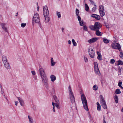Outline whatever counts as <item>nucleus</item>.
I'll return each instance as SVG.
<instances>
[{
  "label": "nucleus",
  "mask_w": 123,
  "mask_h": 123,
  "mask_svg": "<svg viewBox=\"0 0 123 123\" xmlns=\"http://www.w3.org/2000/svg\"><path fill=\"white\" fill-rule=\"evenodd\" d=\"M76 16H78L79 15V11L78 9L76 8Z\"/></svg>",
  "instance_id": "obj_32"
},
{
  "label": "nucleus",
  "mask_w": 123,
  "mask_h": 123,
  "mask_svg": "<svg viewBox=\"0 0 123 123\" xmlns=\"http://www.w3.org/2000/svg\"><path fill=\"white\" fill-rule=\"evenodd\" d=\"M56 62L54 61L53 58H52L51 59V65L52 66H54L55 65Z\"/></svg>",
  "instance_id": "obj_21"
},
{
  "label": "nucleus",
  "mask_w": 123,
  "mask_h": 123,
  "mask_svg": "<svg viewBox=\"0 0 123 123\" xmlns=\"http://www.w3.org/2000/svg\"><path fill=\"white\" fill-rule=\"evenodd\" d=\"M114 99L115 102L117 103H118V98L117 95H115Z\"/></svg>",
  "instance_id": "obj_26"
},
{
  "label": "nucleus",
  "mask_w": 123,
  "mask_h": 123,
  "mask_svg": "<svg viewBox=\"0 0 123 123\" xmlns=\"http://www.w3.org/2000/svg\"><path fill=\"white\" fill-rule=\"evenodd\" d=\"M98 38L97 37H94L88 40V42L90 44L94 43L97 41Z\"/></svg>",
  "instance_id": "obj_10"
},
{
  "label": "nucleus",
  "mask_w": 123,
  "mask_h": 123,
  "mask_svg": "<svg viewBox=\"0 0 123 123\" xmlns=\"http://www.w3.org/2000/svg\"><path fill=\"white\" fill-rule=\"evenodd\" d=\"M69 96L70 98L71 103H74L75 102V100L73 94H71V95L69 94Z\"/></svg>",
  "instance_id": "obj_12"
},
{
  "label": "nucleus",
  "mask_w": 123,
  "mask_h": 123,
  "mask_svg": "<svg viewBox=\"0 0 123 123\" xmlns=\"http://www.w3.org/2000/svg\"><path fill=\"white\" fill-rule=\"evenodd\" d=\"M68 91L69 93V94H73L72 92V89L70 86H69L68 87Z\"/></svg>",
  "instance_id": "obj_24"
},
{
  "label": "nucleus",
  "mask_w": 123,
  "mask_h": 123,
  "mask_svg": "<svg viewBox=\"0 0 123 123\" xmlns=\"http://www.w3.org/2000/svg\"><path fill=\"white\" fill-rule=\"evenodd\" d=\"M99 11L100 15L101 17H103L105 15V9L103 6L101 5L99 6Z\"/></svg>",
  "instance_id": "obj_8"
},
{
  "label": "nucleus",
  "mask_w": 123,
  "mask_h": 123,
  "mask_svg": "<svg viewBox=\"0 0 123 123\" xmlns=\"http://www.w3.org/2000/svg\"><path fill=\"white\" fill-rule=\"evenodd\" d=\"M122 83V82H119L118 83V86L119 87L121 86Z\"/></svg>",
  "instance_id": "obj_49"
},
{
  "label": "nucleus",
  "mask_w": 123,
  "mask_h": 123,
  "mask_svg": "<svg viewBox=\"0 0 123 123\" xmlns=\"http://www.w3.org/2000/svg\"><path fill=\"white\" fill-rule=\"evenodd\" d=\"M39 72L41 77L46 75L44 69L43 68H40Z\"/></svg>",
  "instance_id": "obj_11"
},
{
  "label": "nucleus",
  "mask_w": 123,
  "mask_h": 123,
  "mask_svg": "<svg viewBox=\"0 0 123 123\" xmlns=\"http://www.w3.org/2000/svg\"><path fill=\"white\" fill-rule=\"evenodd\" d=\"M52 93L53 94H54L55 93V91L54 86H52Z\"/></svg>",
  "instance_id": "obj_33"
},
{
  "label": "nucleus",
  "mask_w": 123,
  "mask_h": 123,
  "mask_svg": "<svg viewBox=\"0 0 123 123\" xmlns=\"http://www.w3.org/2000/svg\"><path fill=\"white\" fill-rule=\"evenodd\" d=\"M94 71L95 73L99 75L100 74V72L98 69V68H96L94 69Z\"/></svg>",
  "instance_id": "obj_18"
},
{
  "label": "nucleus",
  "mask_w": 123,
  "mask_h": 123,
  "mask_svg": "<svg viewBox=\"0 0 123 123\" xmlns=\"http://www.w3.org/2000/svg\"><path fill=\"white\" fill-rule=\"evenodd\" d=\"M3 29L6 32H8V31L7 30V28H6V27H5Z\"/></svg>",
  "instance_id": "obj_48"
},
{
  "label": "nucleus",
  "mask_w": 123,
  "mask_h": 123,
  "mask_svg": "<svg viewBox=\"0 0 123 123\" xmlns=\"http://www.w3.org/2000/svg\"><path fill=\"white\" fill-rule=\"evenodd\" d=\"M97 107L98 110L99 111H100L101 110L100 105H97Z\"/></svg>",
  "instance_id": "obj_42"
},
{
  "label": "nucleus",
  "mask_w": 123,
  "mask_h": 123,
  "mask_svg": "<svg viewBox=\"0 0 123 123\" xmlns=\"http://www.w3.org/2000/svg\"><path fill=\"white\" fill-rule=\"evenodd\" d=\"M100 23L96 22L95 23L94 25L90 26H89V28L92 30L95 31L97 30H99L100 28Z\"/></svg>",
  "instance_id": "obj_3"
},
{
  "label": "nucleus",
  "mask_w": 123,
  "mask_h": 123,
  "mask_svg": "<svg viewBox=\"0 0 123 123\" xmlns=\"http://www.w3.org/2000/svg\"><path fill=\"white\" fill-rule=\"evenodd\" d=\"M53 97L56 103H58L59 101L57 97L55 95H54L53 96Z\"/></svg>",
  "instance_id": "obj_22"
},
{
  "label": "nucleus",
  "mask_w": 123,
  "mask_h": 123,
  "mask_svg": "<svg viewBox=\"0 0 123 123\" xmlns=\"http://www.w3.org/2000/svg\"><path fill=\"white\" fill-rule=\"evenodd\" d=\"M4 66L7 69H9L10 68V66L9 64V63L7 62L4 63Z\"/></svg>",
  "instance_id": "obj_15"
},
{
  "label": "nucleus",
  "mask_w": 123,
  "mask_h": 123,
  "mask_svg": "<svg viewBox=\"0 0 123 123\" xmlns=\"http://www.w3.org/2000/svg\"><path fill=\"white\" fill-rule=\"evenodd\" d=\"M43 14L45 17V23L48 22L49 20V12L47 6H45L43 7Z\"/></svg>",
  "instance_id": "obj_1"
},
{
  "label": "nucleus",
  "mask_w": 123,
  "mask_h": 123,
  "mask_svg": "<svg viewBox=\"0 0 123 123\" xmlns=\"http://www.w3.org/2000/svg\"><path fill=\"white\" fill-rule=\"evenodd\" d=\"M81 99L84 109L86 111H88L89 109L87 106V101L84 94H83L81 95Z\"/></svg>",
  "instance_id": "obj_2"
},
{
  "label": "nucleus",
  "mask_w": 123,
  "mask_h": 123,
  "mask_svg": "<svg viewBox=\"0 0 123 123\" xmlns=\"http://www.w3.org/2000/svg\"><path fill=\"white\" fill-rule=\"evenodd\" d=\"M53 110L54 112H55V106H54V107H53Z\"/></svg>",
  "instance_id": "obj_56"
},
{
  "label": "nucleus",
  "mask_w": 123,
  "mask_h": 123,
  "mask_svg": "<svg viewBox=\"0 0 123 123\" xmlns=\"http://www.w3.org/2000/svg\"><path fill=\"white\" fill-rule=\"evenodd\" d=\"M26 25V23H22L21 24V26L22 27H24Z\"/></svg>",
  "instance_id": "obj_44"
},
{
  "label": "nucleus",
  "mask_w": 123,
  "mask_h": 123,
  "mask_svg": "<svg viewBox=\"0 0 123 123\" xmlns=\"http://www.w3.org/2000/svg\"><path fill=\"white\" fill-rule=\"evenodd\" d=\"M113 49H118L120 51H121V47L120 44L116 43H112L111 45Z\"/></svg>",
  "instance_id": "obj_6"
},
{
  "label": "nucleus",
  "mask_w": 123,
  "mask_h": 123,
  "mask_svg": "<svg viewBox=\"0 0 123 123\" xmlns=\"http://www.w3.org/2000/svg\"><path fill=\"white\" fill-rule=\"evenodd\" d=\"M105 25H106V27H107V28H108L109 27V26H108V25H106V24L105 23Z\"/></svg>",
  "instance_id": "obj_57"
},
{
  "label": "nucleus",
  "mask_w": 123,
  "mask_h": 123,
  "mask_svg": "<svg viewBox=\"0 0 123 123\" xmlns=\"http://www.w3.org/2000/svg\"><path fill=\"white\" fill-rule=\"evenodd\" d=\"M96 6L94 7L92 9V12H94L96 10Z\"/></svg>",
  "instance_id": "obj_45"
},
{
  "label": "nucleus",
  "mask_w": 123,
  "mask_h": 123,
  "mask_svg": "<svg viewBox=\"0 0 123 123\" xmlns=\"http://www.w3.org/2000/svg\"><path fill=\"white\" fill-rule=\"evenodd\" d=\"M118 72H119V73H120V74H118V75H120L121 74V70H120H120H118Z\"/></svg>",
  "instance_id": "obj_60"
},
{
  "label": "nucleus",
  "mask_w": 123,
  "mask_h": 123,
  "mask_svg": "<svg viewBox=\"0 0 123 123\" xmlns=\"http://www.w3.org/2000/svg\"><path fill=\"white\" fill-rule=\"evenodd\" d=\"M57 14L58 16V18H59L61 17V15L60 13L59 12H57Z\"/></svg>",
  "instance_id": "obj_39"
},
{
  "label": "nucleus",
  "mask_w": 123,
  "mask_h": 123,
  "mask_svg": "<svg viewBox=\"0 0 123 123\" xmlns=\"http://www.w3.org/2000/svg\"><path fill=\"white\" fill-rule=\"evenodd\" d=\"M83 20H80L79 21V23L80 25L82 26H83L84 24H83Z\"/></svg>",
  "instance_id": "obj_34"
},
{
  "label": "nucleus",
  "mask_w": 123,
  "mask_h": 123,
  "mask_svg": "<svg viewBox=\"0 0 123 123\" xmlns=\"http://www.w3.org/2000/svg\"><path fill=\"white\" fill-rule=\"evenodd\" d=\"M77 16V18H78V21H80V20H81V18L79 16V15H78V16Z\"/></svg>",
  "instance_id": "obj_51"
},
{
  "label": "nucleus",
  "mask_w": 123,
  "mask_h": 123,
  "mask_svg": "<svg viewBox=\"0 0 123 123\" xmlns=\"http://www.w3.org/2000/svg\"><path fill=\"white\" fill-rule=\"evenodd\" d=\"M103 41L105 43H108L110 42V40L108 39L104 38L103 39Z\"/></svg>",
  "instance_id": "obj_20"
},
{
  "label": "nucleus",
  "mask_w": 123,
  "mask_h": 123,
  "mask_svg": "<svg viewBox=\"0 0 123 123\" xmlns=\"http://www.w3.org/2000/svg\"><path fill=\"white\" fill-rule=\"evenodd\" d=\"M115 93L117 94H120L121 93V92L120 91L119 89H117L116 90Z\"/></svg>",
  "instance_id": "obj_29"
},
{
  "label": "nucleus",
  "mask_w": 123,
  "mask_h": 123,
  "mask_svg": "<svg viewBox=\"0 0 123 123\" xmlns=\"http://www.w3.org/2000/svg\"><path fill=\"white\" fill-rule=\"evenodd\" d=\"M18 98L20 102V105L22 106H24V103L23 100L20 97H18Z\"/></svg>",
  "instance_id": "obj_14"
},
{
  "label": "nucleus",
  "mask_w": 123,
  "mask_h": 123,
  "mask_svg": "<svg viewBox=\"0 0 123 123\" xmlns=\"http://www.w3.org/2000/svg\"><path fill=\"white\" fill-rule=\"evenodd\" d=\"M83 29L85 30L86 31H87V27L86 25L83 26Z\"/></svg>",
  "instance_id": "obj_38"
},
{
  "label": "nucleus",
  "mask_w": 123,
  "mask_h": 123,
  "mask_svg": "<svg viewBox=\"0 0 123 123\" xmlns=\"http://www.w3.org/2000/svg\"><path fill=\"white\" fill-rule=\"evenodd\" d=\"M93 90H97L98 89V87L97 86V85H94L93 87Z\"/></svg>",
  "instance_id": "obj_35"
},
{
  "label": "nucleus",
  "mask_w": 123,
  "mask_h": 123,
  "mask_svg": "<svg viewBox=\"0 0 123 123\" xmlns=\"http://www.w3.org/2000/svg\"><path fill=\"white\" fill-rule=\"evenodd\" d=\"M120 55L119 56L122 59H123V54L122 52H120Z\"/></svg>",
  "instance_id": "obj_36"
},
{
  "label": "nucleus",
  "mask_w": 123,
  "mask_h": 123,
  "mask_svg": "<svg viewBox=\"0 0 123 123\" xmlns=\"http://www.w3.org/2000/svg\"><path fill=\"white\" fill-rule=\"evenodd\" d=\"M85 10L86 11H89V8L88 6L86 4H85Z\"/></svg>",
  "instance_id": "obj_30"
},
{
  "label": "nucleus",
  "mask_w": 123,
  "mask_h": 123,
  "mask_svg": "<svg viewBox=\"0 0 123 123\" xmlns=\"http://www.w3.org/2000/svg\"><path fill=\"white\" fill-rule=\"evenodd\" d=\"M94 69L98 68V63L96 62H94Z\"/></svg>",
  "instance_id": "obj_27"
},
{
  "label": "nucleus",
  "mask_w": 123,
  "mask_h": 123,
  "mask_svg": "<svg viewBox=\"0 0 123 123\" xmlns=\"http://www.w3.org/2000/svg\"><path fill=\"white\" fill-rule=\"evenodd\" d=\"M99 30H98L95 31H96L95 34L96 35L98 36H101V32L99 31Z\"/></svg>",
  "instance_id": "obj_23"
},
{
  "label": "nucleus",
  "mask_w": 123,
  "mask_h": 123,
  "mask_svg": "<svg viewBox=\"0 0 123 123\" xmlns=\"http://www.w3.org/2000/svg\"><path fill=\"white\" fill-rule=\"evenodd\" d=\"M2 60L4 63H5L7 62V60L6 56L4 55H3L2 56Z\"/></svg>",
  "instance_id": "obj_16"
},
{
  "label": "nucleus",
  "mask_w": 123,
  "mask_h": 123,
  "mask_svg": "<svg viewBox=\"0 0 123 123\" xmlns=\"http://www.w3.org/2000/svg\"><path fill=\"white\" fill-rule=\"evenodd\" d=\"M1 27L2 28H3L5 27V26L6 25V24L5 23H1Z\"/></svg>",
  "instance_id": "obj_37"
},
{
  "label": "nucleus",
  "mask_w": 123,
  "mask_h": 123,
  "mask_svg": "<svg viewBox=\"0 0 123 123\" xmlns=\"http://www.w3.org/2000/svg\"><path fill=\"white\" fill-rule=\"evenodd\" d=\"M103 123H106V121L105 120H103Z\"/></svg>",
  "instance_id": "obj_58"
},
{
  "label": "nucleus",
  "mask_w": 123,
  "mask_h": 123,
  "mask_svg": "<svg viewBox=\"0 0 123 123\" xmlns=\"http://www.w3.org/2000/svg\"><path fill=\"white\" fill-rule=\"evenodd\" d=\"M28 118L29 119L30 123H32L33 122V120L32 118L30 117L29 116H28Z\"/></svg>",
  "instance_id": "obj_25"
},
{
  "label": "nucleus",
  "mask_w": 123,
  "mask_h": 123,
  "mask_svg": "<svg viewBox=\"0 0 123 123\" xmlns=\"http://www.w3.org/2000/svg\"><path fill=\"white\" fill-rule=\"evenodd\" d=\"M50 78L51 80V81H54L56 79L55 77L53 75H52L50 76Z\"/></svg>",
  "instance_id": "obj_17"
},
{
  "label": "nucleus",
  "mask_w": 123,
  "mask_h": 123,
  "mask_svg": "<svg viewBox=\"0 0 123 123\" xmlns=\"http://www.w3.org/2000/svg\"><path fill=\"white\" fill-rule=\"evenodd\" d=\"M37 11H39V6H38V3H37Z\"/></svg>",
  "instance_id": "obj_54"
},
{
  "label": "nucleus",
  "mask_w": 123,
  "mask_h": 123,
  "mask_svg": "<svg viewBox=\"0 0 123 123\" xmlns=\"http://www.w3.org/2000/svg\"><path fill=\"white\" fill-rule=\"evenodd\" d=\"M15 105H16V106H17V104H18V101H15Z\"/></svg>",
  "instance_id": "obj_53"
},
{
  "label": "nucleus",
  "mask_w": 123,
  "mask_h": 123,
  "mask_svg": "<svg viewBox=\"0 0 123 123\" xmlns=\"http://www.w3.org/2000/svg\"><path fill=\"white\" fill-rule=\"evenodd\" d=\"M89 1L91 2V3L92 4H93L94 6H96L95 3H94V2L92 0H89Z\"/></svg>",
  "instance_id": "obj_41"
},
{
  "label": "nucleus",
  "mask_w": 123,
  "mask_h": 123,
  "mask_svg": "<svg viewBox=\"0 0 123 123\" xmlns=\"http://www.w3.org/2000/svg\"><path fill=\"white\" fill-rule=\"evenodd\" d=\"M38 24H39V26L40 27L41 29L42 30H43V27L42 26L41 24L40 23H39Z\"/></svg>",
  "instance_id": "obj_47"
},
{
  "label": "nucleus",
  "mask_w": 123,
  "mask_h": 123,
  "mask_svg": "<svg viewBox=\"0 0 123 123\" xmlns=\"http://www.w3.org/2000/svg\"><path fill=\"white\" fill-rule=\"evenodd\" d=\"M97 54L98 55L97 57V58L99 60H102V56L100 54L99 52H97Z\"/></svg>",
  "instance_id": "obj_19"
},
{
  "label": "nucleus",
  "mask_w": 123,
  "mask_h": 123,
  "mask_svg": "<svg viewBox=\"0 0 123 123\" xmlns=\"http://www.w3.org/2000/svg\"><path fill=\"white\" fill-rule=\"evenodd\" d=\"M84 60L85 62H88V59L87 57H84Z\"/></svg>",
  "instance_id": "obj_46"
},
{
  "label": "nucleus",
  "mask_w": 123,
  "mask_h": 123,
  "mask_svg": "<svg viewBox=\"0 0 123 123\" xmlns=\"http://www.w3.org/2000/svg\"><path fill=\"white\" fill-rule=\"evenodd\" d=\"M31 72L32 74L33 75H34L36 73L34 71H32Z\"/></svg>",
  "instance_id": "obj_50"
},
{
  "label": "nucleus",
  "mask_w": 123,
  "mask_h": 123,
  "mask_svg": "<svg viewBox=\"0 0 123 123\" xmlns=\"http://www.w3.org/2000/svg\"><path fill=\"white\" fill-rule=\"evenodd\" d=\"M68 44H71V41L70 40H69L68 41Z\"/></svg>",
  "instance_id": "obj_52"
},
{
  "label": "nucleus",
  "mask_w": 123,
  "mask_h": 123,
  "mask_svg": "<svg viewBox=\"0 0 123 123\" xmlns=\"http://www.w3.org/2000/svg\"><path fill=\"white\" fill-rule=\"evenodd\" d=\"M97 105H100L99 104V103L98 102H97Z\"/></svg>",
  "instance_id": "obj_61"
},
{
  "label": "nucleus",
  "mask_w": 123,
  "mask_h": 123,
  "mask_svg": "<svg viewBox=\"0 0 123 123\" xmlns=\"http://www.w3.org/2000/svg\"><path fill=\"white\" fill-rule=\"evenodd\" d=\"M105 116H103V120H105Z\"/></svg>",
  "instance_id": "obj_59"
},
{
  "label": "nucleus",
  "mask_w": 123,
  "mask_h": 123,
  "mask_svg": "<svg viewBox=\"0 0 123 123\" xmlns=\"http://www.w3.org/2000/svg\"><path fill=\"white\" fill-rule=\"evenodd\" d=\"M56 104V103H54L53 102L52 103V105L53 106V107H54V106H55V105Z\"/></svg>",
  "instance_id": "obj_55"
},
{
  "label": "nucleus",
  "mask_w": 123,
  "mask_h": 123,
  "mask_svg": "<svg viewBox=\"0 0 123 123\" xmlns=\"http://www.w3.org/2000/svg\"><path fill=\"white\" fill-rule=\"evenodd\" d=\"M99 97L101 101V104L102 107L104 109H106L107 105L105 100H104L103 97L102 95H100Z\"/></svg>",
  "instance_id": "obj_5"
},
{
  "label": "nucleus",
  "mask_w": 123,
  "mask_h": 123,
  "mask_svg": "<svg viewBox=\"0 0 123 123\" xmlns=\"http://www.w3.org/2000/svg\"><path fill=\"white\" fill-rule=\"evenodd\" d=\"M40 22V19L38 14L36 13L33 16L32 19V23H39Z\"/></svg>",
  "instance_id": "obj_7"
},
{
  "label": "nucleus",
  "mask_w": 123,
  "mask_h": 123,
  "mask_svg": "<svg viewBox=\"0 0 123 123\" xmlns=\"http://www.w3.org/2000/svg\"><path fill=\"white\" fill-rule=\"evenodd\" d=\"M117 65H123V62L122 61L119 60L117 61Z\"/></svg>",
  "instance_id": "obj_28"
},
{
  "label": "nucleus",
  "mask_w": 123,
  "mask_h": 123,
  "mask_svg": "<svg viewBox=\"0 0 123 123\" xmlns=\"http://www.w3.org/2000/svg\"><path fill=\"white\" fill-rule=\"evenodd\" d=\"M18 12H17L16 13V16H18Z\"/></svg>",
  "instance_id": "obj_63"
},
{
  "label": "nucleus",
  "mask_w": 123,
  "mask_h": 123,
  "mask_svg": "<svg viewBox=\"0 0 123 123\" xmlns=\"http://www.w3.org/2000/svg\"><path fill=\"white\" fill-rule=\"evenodd\" d=\"M91 16L93 18H95L97 20H99L100 19V16L96 14H92V15Z\"/></svg>",
  "instance_id": "obj_13"
},
{
  "label": "nucleus",
  "mask_w": 123,
  "mask_h": 123,
  "mask_svg": "<svg viewBox=\"0 0 123 123\" xmlns=\"http://www.w3.org/2000/svg\"><path fill=\"white\" fill-rule=\"evenodd\" d=\"M55 106L58 109H60V107L59 105L58 104V103H56V104L55 105Z\"/></svg>",
  "instance_id": "obj_43"
},
{
  "label": "nucleus",
  "mask_w": 123,
  "mask_h": 123,
  "mask_svg": "<svg viewBox=\"0 0 123 123\" xmlns=\"http://www.w3.org/2000/svg\"><path fill=\"white\" fill-rule=\"evenodd\" d=\"M115 61L114 59H112L111 60L110 62L112 64H114L115 62Z\"/></svg>",
  "instance_id": "obj_40"
},
{
  "label": "nucleus",
  "mask_w": 123,
  "mask_h": 123,
  "mask_svg": "<svg viewBox=\"0 0 123 123\" xmlns=\"http://www.w3.org/2000/svg\"><path fill=\"white\" fill-rule=\"evenodd\" d=\"M41 77L43 82L44 83L45 86L47 89H48L49 88L48 82V78L46 75Z\"/></svg>",
  "instance_id": "obj_4"
},
{
  "label": "nucleus",
  "mask_w": 123,
  "mask_h": 123,
  "mask_svg": "<svg viewBox=\"0 0 123 123\" xmlns=\"http://www.w3.org/2000/svg\"><path fill=\"white\" fill-rule=\"evenodd\" d=\"M88 52L90 57L92 58H93L95 54L94 50L92 49L89 48L88 49Z\"/></svg>",
  "instance_id": "obj_9"
},
{
  "label": "nucleus",
  "mask_w": 123,
  "mask_h": 123,
  "mask_svg": "<svg viewBox=\"0 0 123 123\" xmlns=\"http://www.w3.org/2000/svg\"><path fill=\"white\" fill-rule=\"evenodd\" d=\"M64 28H62V32H63V30H64Z\"/></svg>",
  "instance_id": "obj_62"
},
{
  "label": "nucleus",
  "mask_w": 123,
  "mask_h": 123,
  "mask_svg": "<svg viewBox=\"0 0 123 123\" xmlns=\"http://www.w3.org/2000/svg\"><path fill=\"white\" fill-rule=\"evenodd\" d=\"M72 42L73 45L74 46H76L77 45V43L74 40V39H72Z\"/></svg>",
  "instance_id": "obj_31"
},
{
  "label": "nucleus",
  "mask_w": 123,
  "mask_h": 123,
  "mask_svg": "<svg viewBox=\"0 0 123 123\" xmlns=\"http://www.w3.org/2000/svg\"><path fill=\"white\" fill-rule=\"evenodd\" d=\"M121 70V68H118V71L120 70H120Z\"/></svg>",
  "instance_id": "obj_64"
}]
</instances>
